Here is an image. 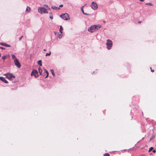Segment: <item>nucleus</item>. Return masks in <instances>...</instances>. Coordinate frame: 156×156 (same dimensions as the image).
Returning <instances> with one entry per match:
<instances>
[{"label": "nucleus", "instance_id": "nucleus-22", "mask_svg": "<svg viewBox=\"0 0 156 156\" xmlns=\"http://www.w3.org/2000/svg\"><path fill=\"white\" fill-rule=\"evenodd\" d=\"M145 4L147 5H149L150 6L153 5V4L151 3H147Z\"/></svg>", "mask_w": 156, "mask_h": 156}, {"label": "nucleus", "instance_id": "nucleus-34", "mask_svg": "<svg viewBox=\"0 0 156 156\" xmlns=\"http://www.w3.org/2000/svg\"><path fill=\"white\" fill-rule=\"evenodd\" d=\"M48 75H49L48 74H47V76L45 77V78H47L48 77Z\"/></svg>", "mask_w": 156, "mask_h": 156}, {"label": "nucleus", "instance_id": "nucleus-2", "mask_svg": "<svg viewBox=\"0 0 156 156\" xmlns=\"http://www.w3.org/2000/svg\"><path fill=\"white\" fill-rule=\"evenodd\" d=\"M4 75L6 76V78H7L8 79L10 80H12L13 79L15 78V76L12 73H9L5 74Z\"/></svg>", "mask_w": 156, "mask_h": 156}, {"label": "nucleus", "instance_id": "nucleus-36", "mask_svg": "<svg viewBox=\"0 0 156 156\" xmlns=\"http://www.w3.org/2000/svg\"><path fill=\"white\" fill-rule=\"evenodd\" d=\"M141 2H143L144 0H140Z\"/></svg>", "mask_w": 156, "mask_h": 156}, {"label": "nucleus", "instance_id": "nucleus-9", "mask_svg": "<svg viewBox=\"0 0 156 156\" xmlns=\"http://www.w3.org/2000/svg\"><path fill=\"white\" fill-rule=\"evenodd\" d=\"M0 80L5 83H8V81L5 79V78L3 77H0Z\"/></svg>", "mask_w": 156, "mask_h": 156}, {"label": "nucleus", "instance_id": "nucleus-13", "mask_svg": "<svg viewBox=\"0 0 156 156\" xmlns=\"http://www.w3.org/2000/svg\"><path fill=\"white\" fill-rule=\"evenodd\" d=\"M155 135L154 134L152 135V136L150 137V141L153 140L155 137Z\"/></svg>", "mask_w": 156, "mask_h": 156}, {"label": "nucleus", "instance_id": "nucleus-40", "mask_svg": "<svg viewBox=\"0 0 156 156\" xmlns=\"http://www.w3.org/2000/svg\"><path fill=\"white\" fill-rule=\"evenodd\" d=\"M94 73V72H93V73H92V74H93Z\"/></svg>", "mask_w": 156, "mask_h": 156}, {"label": "nucleus", "instance_id": "nucleus-6", "mask_svg": "<svg viewBox=\"0 0 156 156\" xmlns=\"http://www.w3.org/2000/svg\"><path fill=\"white\" fill-rule=\"evenodd\" d=\"M90 6L92 9L94 10H95L97 9L98 7V5L97 4L94 2H92Z\"/></svg>", "mask_w": 156, "mask_h": 156}, {"label": "nucleus", "instance_id": "nucleus-29", "mask_svg": "<svg viewBox=\"0 0 156 156\" xmlns=\"http://www.w3.org/2000/svg\"><path fill=\"white\" fill-rule=\"evenodd\" d=\"M0 48L2 49V50H5V48L3 47H0Z\"/></svg>", "mask_w": 156, "mask_h": 156}, {"label": "nucleus", "instance_id": "nucleus-4", "mask_svg": "<svg viewBox=\"0 0 156 156\" xmlns=\"http://www.w3.org/2000/svg\"><path fill=\"white\" fill-rule=\"evenodd\" d=\"M38 11L41 14L48 13L47 9L43 7H39L38 9Z\"/></svg>", "mask_w": 156, "mask_h": 156}, {"label": "nucleus", "instance_id": "nucleus-19", "mask_svg": "<svg viewBox=\"0 0 156 156\" xmlns=\"http://www.w3.org/2000/svg\"><path fill=\"white\" fill-rule=\"evenodd\" d=\"M96 27V29L97 28H101V26L100 25H95Z\"/></svg>", "mask_w": 156, "mask_h": 156}, {"label": "nucleus", "instance_id": "nucleus-25", "mask_svg": "<svg viewBox=\"0 0 156 156\" xmlns=\"http://www.w3.org/2000/svg\"><path fill=\"white\" fill-rule=\"evenodd\" d=\"M51 54V52L50 51H49V53H46V54L45 55V56H47L48 55H50Z\"/></svg>", "mask_w": 156, "mask_h": 156}, {"label": "nucleus", "instance_id": "nucleus-1", "mask_svg": "<svg viewBox=\"0 0 156 156\" xmlns=\"http://www.w3.org/2000/svg\"><path fill=\"white\" fill-rule=\"evenodd\" d=\"M107 43L106 45H107V48L108 50H110L111 49L112 46V42L111 40L108 39L106 40Z\"/></svg>", "mask_w": 156, "mask_h": 156}, {"label": "nucleus", "instance_id": "nucleus-7", "mask_svg": "<svg viewBox=\"0 0 156 156\" xmlns=\"http://www.w3.org/2000/svg\"><path fill=\"white\" fill-rule=\"evenodd\" d=\"M38 73L37 71L35 69H34L31 73V76L34 75L35 77H37L38 76Z\"/></svg>", "mask_w": 156, "mask_h": 156}, {"label": "nucleus", "instance_id": "nucleus-27", "mask_svg": "<svg viewBox=\"0 0 156 156\" xmlns=\"http://www.w3.org/2000/svg\"><path fill=\"white\" fill-rule=\"evenodd\" d=\"M153 148H153V147H151L149 148V150L148 152H150L151 151L152 149H153Z\"/></svg>", "mask_w": 156, "mask_h": 156}, {"label": "nucleus", "instance_id": "nucleus-14", "mask_svg": "<svg viewBox=\"0 0 156 156\" xmlns=\"http://www.w3.org/2000/svg\"><path fill=\"white\" fill-rule=\"evenodd\" d=\"M11 57H12V59H13L14 60H14H16V59H17L16 58V56H15V55L14 54H12L11 55Z\"/></svg>", "mask_w": 156, "mask_h": 156}, {"label": "nucleus", "instance_id": "nucleus-37", "mask_svg": "<svg viewBox=\"0 0 156 156\" xmlns=\"http://www.w3.org/2000/svg\"><path fill=\"white\" fill-rule=\"evenodd\" d=\"M141 22H140V21H138V23H141Z\"/></svg>", "mask_w": 156, "mask_h": 156}, {"label": "nucleus", "instance_id": "nucleus-31", "mask_svg": "<svg viewBox=\"0 0 156 156\" xmlns=\"http://www.w3.org/2000/svg\"><path fill=\"white\" fill-rule=\"evenodd\" d=\"M23 37V36H22L21 37L19 38V41H20L21 39Z\"/></svg>", "mask_w": 156, "mask_h": 156}, {"label": "nucleus", "instance_id": "nucleus-11", "mask_svg": "<svg viewBox=\"0 0 156 156\" xmlns=\"http://www.w3.org/2000/svg\"><path fill=\"white\" fill-rule=\"evenodd\" d=\"M96 29V25H93L89 27L88 29Z\"/></svg>", "mask_w": 156, "mask_h": 156}, {"label": "nucleus", "instance_id": "nucleus-18", "mask_svg": "<svg viewBox=\"0 0 156 156\" xmlns=\"http://www.w3.org/2000/svg\"><path fill=\"white\" fill-rule=\"evenodd\" d=\"M50 15V18L52 20L53 19V15L51 12H50L49 14Z\"/></svg>", "mask_w": 156, "mask_h": 156}, {"label": "nucleus", "instance_id": "nucleus-20", "mask_svg": "<svg viewBox=\"0 0 156 156\" xmlns=\"http://www.w3.org/2000/svg\"><path fill=\"white\" fill-rule=\"evenodd\" d=\"M51 72L52 73V75L54 76H55V73H54V71H53V69H51Z\"/></svg>", "mask_w": 156, "mask_h": 156}, {"label": "nucleus", "instance_id": "nucleus-28", "mask_svg": "<svg viewBox=\"0 0 156 156\" xmlns=\"http://www.w3.org/2000/svg\"><path fill=\"white\" fill-rule=\"evenodd\" d=\"M44 71L45 72L47 73V74H49L47 70H46L45 69H44Z\"/></svg>", "mask_w": 156, "mask_h": 156}, {"label": "nucleus", "instance_id": "nucleus-5", "mask_svg": "<svg viewBox=\"0 0 156 156\" xmlns=\"http://www.w3.org/2000/svg\"><path fill=\"white\" fill-rule=\"evenodd\" d=\"M60 17L64 20H69V14L67 13H66L60 15Z\"/></svg>", "mask_w": 156, "mask_h": 156}, {"label": "nucleus", "instance_id": "nucleus-10", "mask_svg": "<svg viewBox=\"0 0 156 156\" xmlns=\"http://www.w3.org/2000/svg\"><path fill=\"white\" fill-rule=\"evenodd\" d=\"M0 44L4 46H5V47H11V46L10 45H9L8 44H6V43H2V42H0Z\"/></svg>", "mask_w": 156, "mask_h": 156}, {"label": "nucleus", "instance_id": "nucleus-26", "mask_svg": "<svg viewBox=\"0 0 156 156\" xmlns=\"http://www.w3.org/2000/svg\"><path fill=\"white\" fill-rule=\"evenodd\" d=\"M104 156H110V154L108 153H106L104 155Z\"/></svg>", "mask_w": 156, "mask_h": 156}, {"label": "nucleus", "instance_id": "nucleus-32", "mask_svg": "<svg viewBox=\"0 0 156 156\" xmlns=\"http://www.w3.org/2000/svg\"><path fill=\"white\" fill-rule=\"evenodd\" d=\"M63 6V5L62 4H61V5H59V7H62Z\"/></svg>", "mask_w": 156, "mask_h": 156}, {"label": "nucleus", "instance_id": "nucleus-8", "mask_svg": "<svg viewBox=\"0 0 156 156\" xmlns=\"http://www.w3.org/2000/svg\"><path fill=\"white\" fill-rule=\"evenodd\" d=\"M14 63L15 65L18 68H20L21 67V65L18 60L17 59L14 60Z\"/></svg>", "mask_w": 156, "mask_h": 156}, {"label": "nucleus", "instance_id": "nucleus-17", "mask_svg": "<svg viewBox=\"0 0 156 156\" xmlns=\"http://www.w3.org/2000/svg\"><path fill=\"white\" fill-rule=\"evenodd\" d=\"M51 8L54 9H60L59 7H58L55 6H52L51 7Z\"/></svg>", "mask_w": 156, "mask_h": 156}, {"label": "nucleus", "instance_id": "nucleus-41", "mask_svg": "<svg viewBox=\"0 0 156 156\" xmlns=\"http://www.w3.org/2000/svg\"><path fill=\"white\" fill-rule=\"evenodd\" d=\"M144 139V137L142 139Z\"/></svg>", "mask_w": 156, "mask_h": 156}, {"label": "nucleus", "instance_id": "nucleus-12", "mask_svg": "<svg viewBox=\"0 0 156 156\" xmlns=\"http://www.w3.org/2000/svg\"><path fill=\"white\" fill-rule=\"evenodd\" d=\"M37 64L40 66H42V61L41 60H39L37 62Z\"/></svg>", "mask_w": 156, "mask_h": 156}, {"label": "nucleus", "instance_id": "nucleus-21", "mask_svg": "<svg viewBox=\"0 0 156 156\" xmlns=\"http://www.w3.org/2000/svg\"><path fill=\"white\" fill-rule=\"evenodd\" d=\"M26 11L29 12L30 10V8L29 7L27 6L26 8Z\"/></svg>", "mask_w": 156, "mask_h": 156}, {"label": "nucleus", "instance_id": "nucleus-15", "mask_svg": "<svg viewBox=\"0 0 156 156\" xmlns=\"http://www.w3.org/2000/svg\"><path fill=\"white\" fill-rule=\"evenodd\" d=\"M84 7V6H82V8H81V11L83 12V14L84 15H88L89 14H87V13H84V11L83 10V7Z\"/></svg>", "mask_w": 156, "mask_h": 156}, {"label": "nucleus", "instance_id": "nucleus-33", "mask_svg": "<svg viewBox=\"0 0 156 156\" xmlns=\"http://www.w3.org/2000/svg\"><path fill=\"white\" fill-rule=\"evenodd\" d=\"M60 29H63L62 27L61 26H60Z\"/></svg>", "mask_w": 156, "mask_h": 156}, {"label": "nucleus", "instance_id": "nucleus-16", "mask_svg": "<svg viewBox=\"0 0 156 156\" xmlns=\"http://www.w3.org/2000/svg\"><path fill=\"white\" fill-rule=\"evenodd\" d=\"M38 69L40 75H41L42 71V69L41 68V67H39Z\"/></svg>", "mask_w": 156, "mask_h": 156}, {"label": "nucleus", "instance_id": "nucleus-38", "mask_svg": "<svg viewBox=\"0 0 156 156\" xmlns=\"http://www.w3.org/2000/svg\"><path fill=\"white\" fill-rule=\"evenodd\" d=\"M44 51H46V49H44Z\"/></svg>", "mask_w": 156, "mask_h": 156}, {"label": "nucleus", "instance_id": "nucleus-30", "mask_svg": "<svg viewBox=\"0 0 156 156\" xmlns=\"http://www.w3.org/2000/svg\"><path fill=\"white\" fill-rule=\"evenodd\" d=\"M150 69H151V71L152 72H154V70H153V69H152L151 67H150Z\"/></svg>", "mask_w": 156, "mask_h": 156}, {"label": "nucleus", "instance_id": "nucleus-23", "mask_svg": "<svg viewBox=\"0 0 156 156\" xmlns=\"http://www.w3.org/2000/svg\"><path fill=\"white\" fill-rule=\"evenodd\" d=\"M7 57L6 56L4 55L2 57V58L4 60L5 59L7 58Z\"/></svg>", "mask_w": 156, "mask_h": 156}, {"label": "nucleus", "instance_id": "nucleus-35", "mask_svg": "<svg viewBox=\"0 0 156 156\" xmlns=\"http://www.w3.org/2000/svg\"><path fill=\"white\" fill-rule=\"evenodd\" d=\"M153 153H155L156 152V151L155 150H154L153 151Z\"/></svg>", "mask_w": 156, "mask_h": 156}, {"label": "nucleus", "instance_id": "nucleus-24", "mask_svg": "<svg viewBox=\"0 0 156 156\" xmlns=\"http://www.w3.org/2000/svg\"><path fill=\"white\" fill-rule=\"evenodd\" d=\"M95 30H88V31L91 33H93L95 31Z\"/></svg>", "mask_w": 156, "mask_h": 156}, {"label": "nucleus", "instance_id": "nucleus-3", "mask_svg": "<svg viewBox=\"0 0 156 156\" xmlns=\"http://www.w3.org/2000/svg\"><path fill=\"white\" fill-rule=\"evenodd\" d=\"M62 30H59L58 32L54 31L55 34L56 35H58V37L59 39L62 38Z\"/></svg>", "mask_w": 156, "mask_h": 156}, {"label": "nucleus", "instance_id": "nucleus-39", "mask_svg": "<svg viewBox=\"0 0 156 156\" xmlns=\"http://www.w3.org/2000/svg\"><path fill=\"white\" fill-rule=\"evenodd\" d=\"M103 22H104L105 23V21H104Z\"/></svg>", "mask_w": 156, "mask_h": 156}]
</instances>
